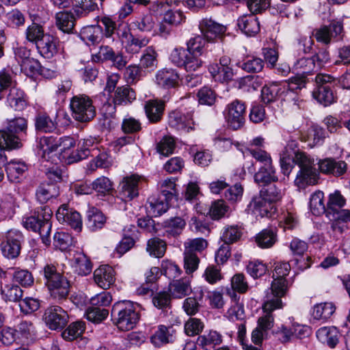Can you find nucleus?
Masks as SVG:
<instances>
[{
    "label": "nucleus",
    "instance_id": "nucleus-1",
    "mask_svg": "<svg viewBox=\"0 0 350 350\" xmlns=\"http://www.w3.org/2000/svg\"><path fill=\"white\" fill-rule=\"evenodd\" d=\"M293 163L299 167L294 181L299 189L318 184L319 172L315 167V161L312 157L306 152H298L293 158Z\"/></svg>",
    "mask_w": 350,
    "mask_h": 350
},
{
    "label": "nucleus",
    "instance_id": "nucleus-2",
    "mask_svg": "<svg viewBox=\"0 0 350 350\" xmlns=\"http://www.w3.org/2000/svg\"><path fill=\"white\" fill-rule=\"evenodd\" d=\"M45 285L48 288L51 297L61 302L65 300L70 291V284L68 279L57 272L53 265H46L43 269Z\"/></svg>",
    "mask_w": 350,
    "mask_h": 350
},
{
    "label": "nucleus",
    "instance_id": "nucleus-3",
    "mask_svg": "<svg viewBox=\"0 0 350 350\" xmlns=\"http://www.w3.org/2000/svg\"><path fill=\"white\" fill-rule=\"evenodd\" d=\"M53 212L47 206H41L37 208L34 215L28 217L23 221V226L27 229L33 232H38L42 243L48 246L51 243L50 233L51 230V221Z\"/></svg>",
    "mask_w": 350,
    "mask_h": 350
},
{
    "label": "nucleus",
    "instance_id": "nucleus-4",
    "mask_svg": "<svg viewBox=\"0 0 350 350\" xmlns=\"http://www.w3.org/2000/svg\"><path fill=\"white\" fill-rule=\"evenodd\" d=\"M111 314L116 325L122 331L132 329L139 319L135 306L129 301L116 302L113 306Z\"/></svg>",
    "mask_w": 350,
    "mask_h": 350
},
{
    "label": "nucleus",
    "instance_id": "nucleus-5",
    "mask_svg": "<svg viewBox=\"0 0 350 350\" xmlns=\"http://www.w3.org/2000/svg\"><path fill=\"white\" fill-rule=\"evenodd\" d=\"M306 81L303 76H295L288 81L279 83L273 82L269 85H265L261 91L262 100L265 103H269L276 99L278 96L284 94L286 90L295 91L304 88Z\"/></svg>",
    "mask_w": 350,
    "mask_h": 350
},
{
    "label": "nucleus",
    "instance_id": "nucleus-6",
    "mask_svg": "<svg viewBox=\"0 0 350 350\" xmlns=\"http://www.w3.org/2000/svg\"><path fill=\"white\" fill-rule=\"evenodd\" d=\"M70 107L73 118L79 122H89L96 116L92 99L85 94L73 96L70 102Z\"/></svg>",
    "mask_w": 350,
    "mask_h": 350
},
{
    "label": "nucleus",
    "instance_id": "nucleus-7",
    "mask_svg": "<svg viewBox=\"0 0 350 350\" xmlns=\"http://www.w3.org/2000/svg\"><path fill=\"white\" fill-rule=\"evenodd\" d=\"M75 145V140L70 137H59L53 136L40 137L39 148L42 151V158L45 161L52 159L50 156L57 148H59V153H64L70 150V148Z\"/></svg>",
    "mask_w": 350,
    "mask_h": 350
},
{
    "label": "nucleus",
    "instance_id": "nucleus-8",
    "mask_svg": "<svg viewBox=\"0 0 350 350\" xmlns=\"http://www.w3.org/2000/svg\"><path fill=\"white\" fill-rule=\"evenodd\" d=\"M170 59L179 67H184L187 71H195L202 66L200 56L187 52L183 48H174L170 53Z\"/></svg>",
    "mask_w": 350,
    "mask_h": 350
},
{
    "label": "nucleus",
    "instance_id": "nucleus-9",
    "mask_svg": "<svg viewBox=\"0 0 350 350\" xmlns=\"http://www.w3.org/2000/svg\"><path fill=\"white\" fill-rule=\"evenodd\" d=\"M226 122L229 129L232 130L241 129L245 123V105L239 100H234L229 103L224 111Z\"/></svg>",
    "mask_w": 350,
    "mask_h": 350
},
{
    "label": "nucleus",
    "instance_id": "nucleus-10",
    "mask_svg": "<svg viewBox=\"0 0 350 350\" xmlns=\"http://www.w3.org/2000/svg\"><path fill=\"white\" fill-rule=\"evenodd\" d=\"M23 241V235L20 231L10 230L6 232L1 243L3 255L9 259L18 257L21 252Z\"/></svg>",
    "mask_w": 350,
    "mask_h": 350
},
{
    "label": "nucleus",
    "instance_id": "nucleus-11",
    "mask_svg": "<svg viewBox=\"0 0 350 350\" xmlns=\"http://www.w3.org/2000/svg\"><path fill=\"white\" fill-rule=\"evenodd\" d=\"M43 320L50 329L60 330L67 325L68 314L62 307L51 306L45 310Z\"/></svg>",
    "mask_w": 350,
    "mask_h": 350
},
{
    "label": "nucleus",
    "instance_id": "nucleus-12",
    "mask_svg": "<svg viewBox=\"0 0 350 350\" xmlns=\"http://www.w3.org/2000/svg\"><path fill=\"white\" fill-rule=\"evenodd\" d=\"M313 36L319 42L329 44L332 38L341 40L344 36L343 25L340 21H332L329 26L323 25L313 31Z\"/></svg>",
    "mask_w": 350,
    "mask_h": 350
},
{
    "label": "nucleus",
    "instance_id": "nucleus-13",
    "mask_svg": "<svg viewBox=\"0 0 350 350\" xmlns=\"http://www.w3.org/2000/svg\"><path fill=\"white\" fill-rule=\"evenodd\" d=\"M282 301L278 299L273 301L269 299L267 301H264L262 306L263 314L257 321L258 329H261L267 333L274 325V317L272 312L275 310L282 308Z\"/></svg>",
    "mask_w": 350,
    "mask_h": 350
},
{
    "label": "nucleus",
    "instance_id": "nucleus-14",
    "mask_svg": "<svg viewBox=\"0 0 350 350\" xmlns=\"http://www.w3.org/2000/svg\"><path fill=\"white\" fill-rule=\"evenodd\" d=\"M199 29L202 36L208 42H215L217 38H220L226 31L225 26L207 18L200 21Z\"/></svg>",
    "mask_w": 350,
    "mask_h": 350
},
{
    "label": "nucleus",
    "instance_id": "nucleus-15",
    "mask_svg": "<svg viewBox=\"0 0 350 350\" xmlns=\"http://www.w3.org/2000/svg\"><path fill=\"white\" fill-rule=\"evenodd\" d=\"M275 211L274 206L269 203L261 195L253 197L247 208V213L256 217H271Z\"/></svg>",
    "mask_w": 350,
    "mask_h": 350
},
{
    "label": "nucleus",
    "instance_id": "nucleus-16",
    "mask_svg": "<svg viewBox=\"0 0 350 350\" xmlns=\"http://www.w3.org/2000/svg\"><path fill=\"white\" fill-rule=\"evenodd\" d=\"M56 217L59 222L66 223L77 231L82 228V219L79 212L62 204L56 212Z\"/></svg>",
    "mask_w": 350,
    "mask_h": 350
},
{
    "label": "nucleus",
    "instance_id": "nucleus-17",
    "mask_svg": "<svg viewBox=\"0 0 350 350\" xmlns=\"http://www.w3.org/2000/svg\"><path fill=\"white\" fill-rule=\"evenodd\" d=\"M140 177L133 174L124 177L119 186V192L121 198L125 201H129L137 197L139 194L138 184Z\"/></svg>",
    "mask_w": 350,
    "mask_h": 350
},
{
    "label": "nucleus",
    "instance_id": "nucleus-18",
    "mask_svg": "<svg viewBox=\"0 0 350 350\" xmlns=\"http://www.w3.org/2000/svg\"><path fill=\"white\" fill-rule=\"evenodd\" d=\"M122 43L124 45L126 51L129 53H137L142 48L147 46L149 39L145 37H136L129 31H124L120 36Z\"/></svg>",
    "mask_w": 350,
    "mask_h": 350
},
{
    "label": "nucleus",
    "instance_id": "nucleus-19",
    "mask_svg": "<svg viewBox=\"0 0 350 350\" xmlns=\"http://www.w3.org/2000/svg\"><path fill=\"white\" fill-rule=\"evenodd\" d=\"M94 280L99 287L107 289L115 282V271L109 265H102L94 271Z\"/></svg>",
    "mask_w": 350,
    "mask_h": 350
},
{
    "label": "nucleus",
    "instance_id": "nucleus-20",
    "mask_svg": "<svg viewBox=\"0 0 350 350\" xmlns=\"http://www.w3.org/2000/svg\"><path fill=\"white\" fill-rule=\"evenodd\" d=\"M59 41L51 34L46 33L36 45L39 53L45 58H52L58 52Z\"/></svg>",
    "mask_w": 350,
    "mask_h": 350
},
{
    "label": "nucleus",
    "instance_id": "nucleus-21",
    "mask_svg": "<svg viewBox=\"0 0 350 350\" xmlns=\"http://www.w3.org/2000/svg\"><path fill=\"white\" fill-rule=\"evenodd\" d=\"M318 340L330 348H334L340 336L338 329L334 326H325L319 328L316 333Z\"/></svg>",
    "mask_w": 350,
    "mask_h": 350
},
{
    "label": "nucleus",
    "instance_id": "nucleus-22",
    "mask_svg": "<svg viewBox=\"0 0 350 350\" xmlns=\"http://www.w3.org/2000/svg\"><path fill=\"white\" fill-rule=\"evenodd\" d=\"M179 75L175 70L172 68H163L157 71L155 76L156 83L164 88H172L178 83Z\"/></svg>",
    "mask_w": 350,
    "mask_h": 350
},
{
    "label": "nucleus",
    "instance_id": "nucleus-23",
    "mask_svg": "<svg viewBox=\"0 0 350 350\" xmlns=\"http://www.w3.org/2000/svg\"><path fill=\"white\" fill-rule=\"evenodd\" d=\"M163 195L152 196L148 198L146 207L148 213L153 217H158L165 213L168 209L169 201Z\"/></svg>",
    "mask_w": 350,
    "mask_h": 350
},
{
    "label": "nucleus",
    "instance_id": "nucleus-24",
    "mask_svg": "<svg viewBox=\"0 0 350 350\" xmlns=\"http://www.w3.org/2000/svg\"><path fill=\"white\" fill-rule=\"evenodd\" d=\"M239 28L245 35L252 36L260 31V23L255 14H245L240 16L237 20Z\"/></svg>",
    "mask_w": 350,
    "mask_h": 350
},
{
    "label": "nucleus",
    "instance_id": "nucleus-25",
    "mask_svg": "<svg viewBox=\"0 0 350 350\" xmlns=\"http://www.w3.org/2000/svg\"><path fill=\"white\" fill-rule=\"evenodd\" d=\"M58 195V187L55 184L46 182L41 183L36 191V200L40 204H45L51 199L57 197Z\"/></svg>",
    "mask_w": 350,
    "mask_h": 350
},
{
    "label": "nucleus",
    "instance_id": "nucleus-26",
    "mask_svg": "<svg viewBox=\"0 0 350 350\" xmlns=\"http://www.w3.org/2000/svg\"><path fill=\"white\" fill-rule=\"evenodd\" d=\"M169 124L172 129L179 131H187L200 129L198 124L193 119L186 118L178 113H172L169 116Z\"/></svg>",
    "mask_w": 350,
    "mask_h": 350
},
{
    "label": "nucleus",
    "instance_id": "nucleus-27",
    "mask_svg": "<svg viewBox=\"0 0 350 350\" xmlns=\"http://www.w3.org/2000/svg\"><path fill=\"white\" fill-rule=\"evenodd\" d=\"M169 289L172 297L182 299L191 292V281L189 278L174 280L170 283Z\"/></svg>",
    "mask_w": 350,
    "mask_h": 350
},
{
    "label": "nucleus",
    "instance_id": "nucleus-28",
    "mask_svg": "<svg viewBox=\"0 0 350 350\" xmlns=\"http://www.w3.org/2000/svg\"><path fill=\"white\" fill-rule=\"evenodd\" d=\"M164 102L159 100H149L144 106L146 115L150 122L156 123L161 120L163 111Z\"/></svg>",
    "mask_w": 350,
    "mask_h": 350
},
{
    "label": "nucleus",
    "instance_id": "nucleus-29",
    "mask_svg": "<svg viewBox=\"0 0 350 350\" xmlns=\"http://www.w3.org/2000/svg\"><path fill=\"white\" fill-rule=\"evenodd\" d=\"M270 291L266 294L265 301L269 299L275 301L278 299L282 301L281 298L284 297L288 291V284L286 278H273Z\"/></svg>",
    "mask_w": 350,
    "mask_h": 350
},
{
    "label": "nucleus",
    "instance_id": "nucleus-30",
    "mask_svg": "<svg viewBox=\"0 0 350 350\" xmlns=\"http://www.w3.org/2000/svg\"><path fill=\"white\" fill-rule=\"evenodd\" d=\"M222 340L220 333L211 330L208 333L200 335L197 339V344L204 350H214L217 345L222 342Z\"/></svg>",
    "mask_w": 350,
    "mask_h": 350
},
{
    "label": "nucleus",
    "instance_id": "nucleus-31",
    "mask_svg": "<svg viewBox=\"0 0 350 350\" xmlns=\"http://www.w3.org/2000/svg\"><path fill=\"white\" fill-rule=\"evenodd\" d=\"M278 180L272 163L262 165L254 175L255 182L260 185H266Z\"/></svg>",
    "mask_w": 350,
    "mask_h": 350
},
{
    "label": "nucleus",
    "instance_id": "nucleus-32",
    "mask_svg": "<svg viewBox=\"0 0 350 350\" xmlns=\"http://www.w3.org/2000/svg\"><path fill=\"white\" fill-rule=\"evenodd\" d=\"M335 310L336 306L332 302H323L313 306L311 315L314 319L325 322L333 315Z\"/></svg>",
    "mask_w": 350,
    "mask_h": 350
},
{
    "label": "nucleus",
    "instance_id": "nucleus-33",
    "mask_svg": "<svg viewBox=\"0 0 350 350\" xmlns=\"http://www.w3.org/2000/svg\"><path fill=\"white\" fill-rule=\"evenodd\" d=\"M1 295L6 302L20 303L23 296V291L16 284H6L1 286Z\"/></svg>",
    "mask_w": 350,
    "mask_h": 350
},
{
    "label": "nucleus",
    "instance_id": "nucleus-34",
    "mask_svg": "<svg viewBox=\"0 0 350 350\" xmlns=\"http://www.w3.org/2000/svg\"><path fill=\"white\" fill-rule=\"evenodd\" d=\"M106 222L103 213L95 207H90L87 211V225L92 231L101 229Z\"/></svg>",
    "mask_w": 350,
    "mask_h": 350
},
{
    "label": "nucleus",
    "instance_id": "nucleus-35",
    "mask_svg": "<svg viewBox=\"0 0 350 350\" xmlns=\"http://www.w3.org/2000/svg\"><path fill=\"white\" fill-rule=\"evenodd\" d=\"M81 38L88 44L99 43L103 38V29L100 25L85 27L80 33Z\"/></svg>",
    "mask_w": 350,
    "mask_h": 350
},
{
    "label": "nucleus",
    "instance_id": "nucleus-36",
    "mask_svg": "<svg viewBox=\"0 0 350 350\" xmlns=\"http://www.w3.org/2000/svg\"><path fill=\"white\" fill-rule=\"evenodd\" d=\"M319 170L323 174H332L334 176H340L347 170V163L345 161H340L338 163L337 170L332 168L333 165H337L336 160L332 158L320 159L318 161Z\"/></svg>",
    "mask_w": 350,
    "mask_h": 350
},
{
    "label": "nucleus",
    "instance_id": "nucleus-37",
    "mask_svg": "<svg viewBox=\"0 0 350 350\" xmlns=\"http://www.w3.org/2000/svg\"><path fill=\"white\" fill-rule=\"evenodd\" d=\"M56 25L62 31L70 33L74 29L75 18L71 12L62 11L55 15Z\"/></svg>",
    "mask_w": 350,
    "mask_h": 350
},
{
    "label": "nucleus",
    "instance_id": "nucleus-38",
    "mask_svg": "<svg viewBox=\"0 0 350 350\" xmlns=\"http://www.w3.org/2000/svg\"><path fill=\"white\" fill-rule=\"evenodd\" d=\"M174 340L172 332H170V327L165 325H159L157 329L152 335L150 338L151 342L155 347H161Z\"/></svg>",
    "mask_w": 350,
    "mask_h": 350
},
{
    "label": "nucleus",
    "instance_id": "nucleus-39",
    "mask_svg": "<svg viewBox=\"0 0 350 350\" xmlns=\"http://www.w3.org/2000/svg\"><path fill=\"white\" fill-rule=\"evenodd\" d=\"M331 216L334 220L332 224V228L334 231L342 233L347 229L346 224L350 222V210L341 208L336 213L334 212Z\"/></svg>",
    "mask_w": 350,
    "mask_h": 350
},
{
    "label": "nucleus",
    "instance_id": "nucleus-40",
    "mask_svg": "<svg viewBox=\"0 0 350 350\" xmlns=\"http://www.w3.org/2000/svg\"><path fill=\"white\" fill-rule=\"evenodd\" d=\"M135 99V92L128 85L118 87L115 91L113 101L116 105H127Z\"/></svg>",
    "mask_w": 350,
    "mask_h": 350
},
{
    "label": "nucleus",
    "instance_id": "nucleus-41",
    "mask_svg": "<svg viewBox=\"0 0 350 350\" xmlns=\"http://www.w3.org/2000/svg\"><path fill=\"white\" fill-rule=\"evenodd\" d=\"M5 170L11 182H18L27 170V166L23 162L12 161L6 165Z\"/></svg>",
    "mask_w": 350,
    "mask_h": 350
},
{
    "label": "nucleus",
    "instance_id": "nucleus-42",
    "mask_svg": "<svg viewBox=\"0 0 350 350\" xmlns=\"http://www.w3.org/2000/svg\"><path fill=\"white\" fill-rule=\"evenodd\" d=\"M208 71L215 81L221 83L228 81L233 77L232 69L230 67H221L217 64L210 65Z\"/></svg>",
    "mask_w": 350,
    "mask_h": 350
},
{
    "label": "nucleus",
    "instance_id": "nucleus-43",
    "mask_svg": "<svg viewBox=\"0 0 350 350\" xmlns=\"http://www.w3.org/2000/svg\"><path fill=\"white\" fill-rule=\"evenodd\" d=\"M293 69L297 72H301L302 74L298 75L297 76L304 77L306 81L307 79L304 75L305 74H310L313 72L318 71L316 66L315 59H313L312 57H302L297 59L293 65Z\"/></svg>",
    "mask_w": 350,
    "mask_h": 350
},
{
    "label": "nucleus",
    "instance_id": "nucleus-44",
    "mask_svg": "<svg viewBox=\"0 0 350 350\" xmlns=\"http://www.w3.org/2000/svg\"><path fill=\"white\" fill-rule=\"evenodd\" d=\"M8 101L11 107L17 111L24 109L27 105V101L23 91L16 88L10 89L8 96Z\"/></svg>",
    "mask_w": 350,
    "mask_h": 350
},
{
    "label": "nucleus",
    "instance_id": "nucleus-45",
    "mask_svg": "<svg viewBox=\"0 0 350 350\" xmlns=\"http://www.w3.org/2000/svg\"><path fill=\"white\" fill-rule=\"evenodd\" d=\"M72 266L79 275H86L92 271L91 262L83 253H78L75 256Z\"/></svg>",
    "mask_w": 350,
    "mask_h": 350
},
{
    "label": "nucleus",
    "instance_id": "nucleus-46",
    "mask_svg": "<svg viewBox=\"0 0 350 350\" xmlns=\"http://www.w3.org/2000/svg\"><path fill=\"white\" fill-rule=\"evenodd\" d=\"M314 98L324 106H328L332 104L335 100V97L329 85H321L313 92Z\"/></svg>",
    "mask_w": 350,
    "mask_h": 350
},
{
    "label": "nucleus",
    "instance_id": "nucleus-47",
    "mask_svg": "<svg viewBox=\"0 0 350 350\" xmlns=\"http://www.w3.org/2000/svg\"><path fill=\"white\" fill-rule=\"evenodd\" d=\"M276 241L277 234L273 229H264L256 237V242L261 248L271 247Z\"/></svg>",
    "mask_w": 350,
    "mask_h": 350
},
{
    "label": "nucleus",
    "instance_id": "nucleus-48",
    "mask_svg": "<svg viewBox=\"0 0 350 350\" xmlns=\"http://www.w3.org/2000/svg\"><path fill=\"white\" fill-rule=\"evenodd\" d=\"M324 193L321 191L314 192L309 202V206L312 213L315 215H319L326 213V207L324 204Z\"/></svg>",
    "mask_w": 350,
    "mask_h": 350
},
{
    "label": "nucleus",
    "instance_id": "nucleus-49",
    "mask_svg": "<svg viewBox=\"0 0 350 350\" xmlns=\"http://www.w3.org/2000/svg\"><path fill=\"white\" fill-rule=\"evenodd\" d=\"M89 153L90 150L88 148L72 151L69 150L68 152L59 153V160L66 164H71L87 158Z\"/></svg>",
    "mask_w": 350,
    "mask_h": 350
},
{
    "label": "nucleus",
    "instance_id": "nucleus-50",
    "mask_svg": "<svg viewBox=\"0 0 350 350\" xmlns=\"http://www.w3.org/2000/svg\"><path fill=\"white\" fill-rule=\"evenodd\" d=\"M345 203L346 200L338 191L329 194L326 208L327 215L330 217L334 212L341 209Z\"/></svg>",
    "mask_w": 350,
    "mask_h": 350
},
{
    "label": "nucleus",
    "instance_id": "nucleus-51",
    "mask_svg": "<svg viewBox=\"0 0 350 350\" xmlns=\"http://www.w3.org/2000/svg\"><path fill=\"white\" fill-rule=\"evenodd\" d=\"M16 133H0V148L5 150L18 148L22 146Z\"/></svg>",
    "mask_w": 350,
    "mask_h": 350
},
{
    "label": "nucleus",
    "instance_id": "nucleus-52",
    "mask_svg": "<svg viewBox=\"0 0 350 350\" xmlns=\"http://www.w3.org/2000/svg\"><path fill=\"white\" fill-rule=\"evenodd\" d=\"M146 250L151 256L161 258L165 253L166 243L159 238H152L148 240Z\"/></svg>",
    "mask_w": 350,
    "mask_h": 350
},
{
    "label": "nucleus",
    "instance_id": "nucleus-53",
    "mask_svg": "<svg viewBox=\"0 0 350 350\" xmlns=\"http://www.w3.org/2000/svg\"><path fill=\"white\" fill-rule=\"evenodd\" d=\"M85 331V323L82 321L72 323L62 332V337L66 340H73L81 336Z\"/></svg>",
    "mask_w": 350,
    "mask_h": 350
},
{
    "label": "nucleus",
    "instance_id": "nucleus-54",
    "mask_svg": "<svg viewBox=\"0 0 350 350\" xmlns=\"http://www.w3.org/2000/svg\"><path fill=\"white\" fill-rule=\"evenodd\" d=\"M45 36L42 27L37 23H32L25 31L26 39L36 45Z\"/></svg>",
    "mask_w": 350,
    "mask_h": 350
},
{
    "label": "nucleus",
    "instance_id": "nucleus-55",
    "mask_svg": "<svg viewBox=\"0 0 350 350\" xmlns=\"http://www.w3.org/2000/svg\"><path fill=\"white\" fill-rule=\"evenodd\" d=\"M109 314V311L99 307H89L85 312L86 319L94 323H100L105 320Z\"/></svg>",
    "mask_w": 350,
    "mask_h": 350
},
{
    "label": "nucleus",
    "instance_id": "nucleus-56",
    "mask_svg": "<svg viewBox=\"0 0 350 350\" xmlns=\"http://www.w3.org/2000/svg\"><path fill=\"white\" fill-rule=\"evenodd\" d=\"M92 185L94 191L103 196L109 194L113 189L112 182L105 176L96 178L92 183Z\"/></svg>",
    "mask_w": 350,
    "mask_h": 350
},
{
    "label": "nucleus",
    "instance_id": "nucleus-57",
    "mask_svg": "<svg viewBox=\"0 0 350 350\" xmlns=\"http://www.w3.org/2000/svg\"><path fill=\"white\" fill-rule=\"evenodd\" d=\"M35 127L36 130L52 131L55 129V124L51 118L44 113H39L35 117Z\"/></svg>",
    "mask_w": 350,
    "mask_h": 350
},
{
    "label": "nucleus",
    "instance_id": "nucleus-58",
    "mask_svg": "<svg viewBox=\"0 0 350 350\" xmlns=\"http://www.w3.org/2000/svg\"><path fill=\"white\" fill-rule=\"evenodd\" d=\"M197 97L200 104L212 106L216 101L217 94L211 88L204 86L199 90Z\"/></svg>",
    "mask_w": 350,
    "mask_h": 350
},
{
    "label": "nucleus",
    "instance_id": "nucleus-59",
    "mask_svg": "<svg viewBox=\"0 0 350 350\" xmlns=\"http://www.w3.org/2000/svg\"><path fill=\"white\" fill-rule=\"evenodd\" d=\"M241 236V231L237 226H230L224 228L221 239L224 243L231 244L237 241Z\"/></svg>",
    "mask_w": 350,
    "mask_h": 350
},
{
    "label": "nucleus",
    "instance_id": "nucleus-60",
    "mask_svg": "<svg viewBox=\"0 0 350 350\" xmlns=\"http://www.w3.org/2000/svg\"><path fill=\"white\" fill-rule=\"evenodd\" d=\"M260 195L271 204L280 201L283 196V192L276 185H270L260 191Z\"/></svg>",
    "mask_w": 350,
    "mask_h": 350
},
{
    "label": "nucleus",
    "instance_id": "nucleus-61",
    "mask_svg": "<svg viewBox=\"0 0 350 350\" xmlns=\"http://www.w3.org/2000/svg\"><path fill=\"white\" fill-rule=\"evenodd\" d=\"M206 42L207 41L204 37L201 36H195L187 42V48L185 50L187 52H190L201 56L203 53Z\"/></svg>",
    "mask_w": 350,
    "mask_h": 350
},
{
    "label": "nucleus",
    "instance_id": "nucleus-62",
    "mask_svg": "<svg viewBox=\"0 0 350 350\" xmlns=\"http://www.w3.org/2000/svg\"><path fill=\"white\" fill-rule=\"evenodd\" d=\"M72 244V238L67 232H57L53 237V245L62 251L67 250Z\"/></svg>",
    "mask_w": 350,
    "mask_h": 350
},
{
    "label": "nucleus",
    "instance_id": "nucleus-63",
    "mask_svg": "<svg viewBox=\"0 0 350 350\" xmlns=\"http://www.w3.org/2000/svg\"><path fill=\"white\" fill-rule=\"evenodd\" d=\"M14 280L24 287L31 286L33 284V277L27 269H16L13 273Z\"/></svg>",
    "mask_w": 350,
    "mask_h": 350
},
{
    "label": "nucleus",
    "instance_id": "nucleus-64",
    "mask_svg": "<svg viewBox=\"0 0 350 350\" xmlns=\"http://www.w3.org/2000/svg\"><path fill=\"white\" fill-rule=\"evenodd\" d=\"M207 241L202 238L189 239L184 243L185 251L189 253L201 252L207 247Z\"/></svg>",
    "mask_w": 350,
    "mask_h": 350
}]
</instances>
